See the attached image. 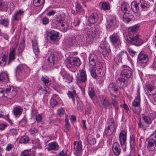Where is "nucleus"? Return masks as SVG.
Wrapping results in <instances>:
<instances>
[{"mask_svg": "<svg viewBox=\"0 0 156 156\" xmlns=\"http://www.w3.org/2000/svg\"><path fill=\"white\" fill-rule=\"evenodd\" d=\"M9 81L8 75L6 72H3L0 74V81L7 83Z\"/></svg>", "mask_w": 156, "mask_h": 156, "instance_id": "nucleus-32", "label": "nucleus"}, {"mask_svg": "<svg viewBox=\"0 0 156 156\" xmlns=\"http://www.w3.org/2000/svg\"><path fill=\"white\" fill-rule=\"evenodd\" d=\"M88 143L90 145H94L96 143V141L94 137L91 135L88 136L87 137Z\"/></svg>", "mask_w": 156, "mask_h": 156, "instance_id": "nucleus-43", "label": "nucleus"}, {"mask_svg": "<svg viewBox=\"0 0 156 156\" xmlns=\"http://www.w3.org/2000/svg\"><path fill=\"white\" fill-rule=\"evenodd\" d=\"M75 42V37H71L65 40L64 44L67 47L69 48L72 46Z\"/></svg>", "mask_w": 156, "mask_h": 156, "instance_id": "nucleus-21", "label": "nucleus"}, {"mask_svg": "<svg viewBox=\"0 0 156 156\" xmlns=\"http://www.w3.org/2000/svg\"><path fill=\"white\" fill-rule=\"evenodd\" d=\"M130 146L131 150H133L135 147V137L132 135L130 136Z\"/></svg>", "mask_w": 156, "mask_h": 156, "instance_id": "nucleus-38", "label": "nucleus"}, {"mask_svg": "<svg viewBox=\"0 0 156 156\" xmlns=\"http://www.w3.org/2000/svg\"><path fill=\"white\" fill-rule=\"evenodd\" d=\"M28 141V137L26 136H24L21 138L19 142L21 144H26L27 143Z\"/></svg>", "mask_w": 156, "mask_h": 156, "instance_id": "nucleus-49", "label": "nucleus"}, {"mask_svg": "<svg viewBox=\"0 0 156 156\" xmlns=\"http://www.w3.org/2000/svg\"><path fill=\"white\" fill-rule=\"evenodd\" d=\"M73 93H72V92L70 91H68L67 93V94L69 97L70 98H73L74 97H75V98L77 99V98L76 97V95H75L74 94H73Z\"/></svg>", "mask_w": 156, "mask_h": 156, "instance_id": "nucleus-58", "label": "nucleus"}, {"mask_svg": "<svg viewBox=\"0 0 156 156\" xmlns=\"http://www.w3.org/2000/svg\"><path fill=\"white\" fill-rule=\"evenodd\" d=\"M147 148L150 151H155L156 150V141L149 139L147 143Z\"/></svg>", "mask_w": 156, "mask_h": 156, "instance_id": "nucleus-20", "label": "nucleus"}, {"mask_svg": "<svg viewBox=\"0 0 156 156\" xmlns=\"http://www.w3.org/2000/svg\"><path fill=\"white\" fill-rule=\"evenodd\" d=\"M151 137H152L151 138H150L149 139H151V140L156 141V133H154L150 136Z\"/></svg>", "mask_w": 156, "mask_h": 156, "instance_id": "nucleus-63", "label": "nucleus"}, {"mask_svg": "<svg viewBox=\"0 0 156 156\" xmlns=\"http://www.w3.org/2000/svg\"><path fill=\"white\" fill-rule=\"evenodd\" d=\"M147 91L150 96H153L156 94V87L155 86L148 85L147 86Z\"/></svg>", "mask_w": 156, "mask_h": 156, "instance_id": "nucleus-26", "label": "nucleus"}, {"mask_svg": "<svg viewBox=\"0 0 156 156\" xmlns=\"http://www.w3.org/2000/svg\"><path fill=\"white\" fill-rule=\"evenodd\" d=\"M63 79L66 80V81L68 83H70L72 81L73 77L69 74L67 73Z\"/></svg>", "mask_w": 156, "mask_h": 156, "instance_id": "nucleus-50", "label": "nucleus"}, {"mask_svg": "<svg viewBox=\"0 0 156 156\" xmlns=\"http://www.w3.org/2000/svg\"><path fill=\"white\" fill-rule=\"evenodd\" d=\"M116 129L114 119L108 118L106 124L105 133L108 135H111L115 132Z\"/></svg>", "mask_w": 156, "mask_h": 156, "instance_id": "nucleus-3", "label": "nucleus"}, {"mask_svg": "<svg viewBox=\"0 0 156 156\" xmlns=\"http://www.w3.org/2000/svg\"><path fill=\"white\" fill-rule=\"evenodd\" d=\"M57 112L58 115H59L60 116L63 115L64 114V110L62 108L58 109V110Z\"/></svg>", "mask_w": 156, "mask_h": 156, "instance_id": "nucleus-59", "label": "nucleus"}, {"mask_svg": "<svg viewBox=\"0 0 156 156\" xmlns=\"http://www.w3.org/2000/svg\"><path fill=\"white\" fill-rule=\"evenodd\" d=\"M109 39L112 44L115 48H118L121 46V38L117 34H112L110 36Z\"/></svg>", "mask_w": 156, "mask_h": 156, "instance_id": "nucleus-5", "label": "nucleus"}, {"mask_svg": "<svg viewBox=\"0 0 156 156\" xmlns=\"http://www.w3.org/2000/svg\"><path fill=\"white\" fill-rule=\"evenodd\" d=\"M58 145L55 142H52L49 143L48 145L47 149L48 151H56L58 149Z\"/></svg>", "mask_w": 156, "mask_h": 156, "instance_id": "nucleus-29", "label": "nucleus"}, {"mask_svg": "<svg viewBox=\"0 0 156 156\" xmlns=\"http://www.w3.org/2000/svg\"><path fill=\"white\" fill-rule=\"evenodd\" d=\"M9 24V20L8 19H4L0 16V25H2L5 27H8Z\"/></svg>", "mask_w": 156, "mask_h": 156, "instance_id": "nucleus-37", "label": "nucleus"}, {"mask_svg": "<svg viewBox=\"0 0 156 156\" xmlns=\"http://www.w3.org/2000/svg\"><path fill=\"white\" fill-rule=\"evenodd\" d=\"M127 130L124 129L122 130L119 134V140L122 147H126V143L127 140Z\"/></svg>", "mask_w": 156, "mask_h": 156, "instance_id": "nucleus-12", "label": "nucleus"}, {"mask_svg": "<svg viewBox=\"0 0 156 156\" xmlns=\"http://www.w3.org/2000/svg\"><path fill=\"white\" fill-rule=\"evenodd\" d=\"M23 69V66L22 65H19L16 69V71L18 72L22 71Z\"/></svg>", "mask_w": 156, "mask_h": 156, "instance_id": "nucleus-62", "label": "nucleus"}, {"mask_svg": "<svg viewBox=\"0 0 156 156\" xmlns=\"http://www.w3.org/2000/svg\"><path fill=\"white\" fill-rule=\"evenodd\" d=\"M15 50L14 49L11 50L9 54V58L8 62V65L10 64L15 59Z\"/></svg>", "mask_w": 156, "mask_h": 156, "instance_id": "nucleus-36", "label": "nucleus"}, {"mask_svg": "<svg viewBox=\"0 0 156 156\" xmlns=\"http://www.w3.org/2000/svg\"><path fill=\"white\" fill-rule=\"evenodd\" d=\"M143 119L145 123L147 124H150L152 122V121L151 119L147 116H146L144 115L143 114L142 115Z\"/></svg>", "mask_w": 156, "mask_h": 156, "instance_id": "nucleus-44", "label": "nucleus"}, {"mask_svg": "<svg viewBox=\"0 0 156 156\" xmlns=\"http://www.w3.org/2000/svg\"><path fill=\"white\" fill-rule=\"evenodd\" d=\"M42 22L43 24H47L49 22V19L48 18L46 17H44L42 19Z\"/></svg>", "mask_w": 156, "mask_h": 156, "instance_id": "nucleus-57", "label": "nucleus"}, {"mask_svg": "<svg viewBox=\"0 0 156 156\" xmlns=\"http://www.w3.org/2000/svg\"><path fill=\"white\" fill-rule=\"evenodd\" d=\"M80 62L78 58L71 57L67 61L66 66L68 68L73 67L75 66H79Z\"/></svg>", "mask_w": 156, "mask_h": 156, "instance_id": "nucleus-8", "label": "nucleus"}, {"mask_svg": "<svg viewBox=\"0 0 156 156\" xmlns=\"http://www.w3.org/2000/svg\"><path fill=\"white\" fill-rule=\"evenodd\" d=\"M61 56L60 52L54 51L51 53L50 55L48 58V61L53 65L57 63Z\"/></svg>", "mask_w": 156, "mask_h": 156, "instance_id": "nucleus-6", "label": "nucleus"}, {"mask_svg": "<svg viewBox=\"0 0 156 156\" xmlns=\"http://www.w3.org/2000/svg\"><path fill=\"white\" fill-rule=\"evenodd\" d=\"M101 102L104 107L106 109L109 108L110 107L111 103L106 98H104Z\"/></svg>", "mask_w": 156, "mask_h": 156, "instance_id": "nucleus-40", "label": "nucleus"}, {"mask_svg": "<svg viewBox=\"0 0 156 156\" xmlns=\"http://www.w3.org/2000/svg\"><path fill=\"white\" fill-rule=\"evenodd\" d=\"M57 103L58 102L56 100L51 99L50 104L52 107H53L57 105Z\"/></svg>", "mask_w": 156, "mask_h": 156, "instance_id": "nucleus-56", "label": "nucleus"}, {"mask_svg": "<svg viewBox=\"0 0 156 156\" xmlns=\"http://www.w3.org/2000/svg\"><path fill=\"white\" fill-rule=\"evenodd\" d=\"M101 9L104 11L109 10L110 9V6L109 3L106 2L102 3L101 4Z\"/></svg>", "mask_w": 156, "mask_h": 156, "instance_id": "nucleus-46", "label": "nucleus"}, {"mask_svg": "<svg viewBox=\"0 0 156 156\" xmlns=\"http://www.w3.org/2000/svg\"><path fill=\"white\" fill-rule=\"evenodd\" d=\"M17 93V89L12 86H7L4 91L2 88H0V98L3 96L12 98L15 96Z\"/></svg>", "mask_w": 156, "mask_h": 156, "instance_id": "nucleus-1", "label": "nucleus"}, {"mask_svg": "<svg viewBox=\"0 0 156 156\" xmlns=\"http://www.w3.org/2000/svg\"><path fill=\"white\" fill-rule=\"evenodd\" d=\"M140 26L138 24L135 25L133 27L129 28L128 31L126 33V37L125 34H124V37H126V40L127 41L131 38H133L136 35H138L137 31L138 30Z\"/></svg>", "mask_w": 156, "mask_h": 156, "instance_id": "nucleus-4", "label": "nucleus"}, {"mask_svg": "<svg viewBox=\"0 0 156 156\" xmlns=\"http://www.w3.org/2000/svg\"><path fill=\"white\" fill-rule=\"evenodd\" d=\"M35 118L37 121L39 122L41 121L42 117L41 115L39 114L36 116Z\"/></svg>", "mask_w": 156, "mask_h": 156, "instance_id": "nucleus-61", "label": "nucleus"}, {"mask_svg": "<svg viewBox=\"0 0 156 156\" xmlns=\"http://www.w3.org/2000/svg\"><path fill=\"white\" fill-rule=\"evenodd\" d=\"M97 59L98 57L95 55H90L89 57V70L92 77L94 78H95L98 76V72H96L95 70V66Z\"/></svg>", "mask_w": 156, "mask_h": 156, "instance_id": "nucleus-2", "label": "nucleus"}, {"mask_svg": "<svg viewBox=\"0 0 156 156\" xmlns=\"http://www.w3.org/2000/svg\"><path fill=\"white\" fill-rule=\"evenodd\" d=\"M59 34L58 32L51 30L49 36L51 41L53 42L58 41L59 39Z\"/></svg>", "mask_w": 156, "mask_h": 156, "instance_id": "nucleus-18", "label": "nucleus"}, {"mask_svg": "<svg viewBox=\"0 0 156 156\" xmlns=\"http://www.w3.org/2000/svg\"><path fill=\"white\" fill-rule=\"evenodd\" d=\"M111 98L112 99V103L114 106L116 110L119 109L118 106V99L116 95L111 93Z\"/></svg>", "mask_w": 156, "mask_h": 156, "instance_id": "nucleus-23", "label": "nucleus"}, {"mask_svg": "<svg viewBox=\"0 0 156 156\" xmlns=\"http://www.w3.org/2000/svg\"><path fill=\"white\" fill-rule=\"evenodd\" d=\"M129 7V4L126 2L123 3L121 5L122 10L125 13L128 11V8Z\"/></svg>", "mask_w": 156, "mask_h": 156, "instance_id": "nucleus-47", "label": "nucleus"}, {"mask_svg": "<svg viewBox=\"0 0 156 156\" xmlns=\"http://www.w3.org/2000/svg\"><path fill=\"white\" fill-rule=\"evenodd\" d=\"M107 89L110 94L111 93H112L113 92H117L118 90V89L116 87L115 84L112 82L108 84Z\"/></svg>", "mask_w": 156, "mask_h": 156, "instance_id": "nucleus-28", "label": "nucleus"}, {"mask_svg": "<svg viewBox=\"0 0 156 156\" xmlns=\"http://www.w3.org/2000/svg\"><path fill=\"white\" fill-rule=\"evenodd\" d=\"M108 24L106 26L107 28H110L111 27H116L118 26V22L116 17L113 15H110L107 18Z\"/></svg>", "mask_w": 156, "mask_h": 156, "instance_id": "nucleus-7", "label": "nucleus"}, {"mask_svg": "<svg viewBox=\"0 0 156 156\" xmlns=\"http://www.w3.org/2000/svg\"><path fill=\"white\" fill-rule=\"evenodd\" d=\"M123 69L121 71L120 76L121 77L129 79L130 78L132 74L131 69L126 65L122 66Z\"/></svg>", "mask_w": 156, "mask_h": 156, "instance_id": "nucleus-11", "label": "nucleus"}, {"mask_svg": "<svg viewBox=\"0 0 156 156\" xmlns=\"http://www.w3.org/2000/svg\"><path fill=\"white\" fill-rule=\"evenodd\" d=\"M23 110V108L20 106L16 107L13 110V115L16 117H19L22 114Z\"/></svg>", "mask_w": 156, "mask_h": 156, "instance_id": "nucleus-27", "label": "nucleus"}, {"mask_svg": "<svg viewBox=\"0 0 156 156\" xmlns=\"http://www.w3.org/2000/svg\"><path fill=\"white\" fill-rule=\"evenodd\" d=\"M137 62L140 63H147L148 60V55L145 54L144 51H141L138 55Z\"/></svg>", "mask_w": 156, "mask_h": 156, "instance_id": "nucleus-14", "label": "nucleus"}, {"mask_svg": "<svg viewBox=\"0 0 156 156\" xmlns=\"http://www.w3.org/2000/svg\"><path fill=\"white\" fill-rule=\"evenodd\" d=\"M116 83L118 86H119V88L121 89L123 87L126 86V80L124 77H120L117 79L116 80Z\"/></svg>", "mask_w": 156, "mask_h": 156, "instance_id": "nucleus-24", "label": "nucleus"}, {"mask_svg": "<svg viewBox=\"0 0 156 156\" xmlns=\"http://www.w3.org/2000/svg\"><path fill=\"white\" fill-rule=\"evenodd\" d=\"M25 41L23 39L21 40L19 47L18 49V51L19 52H22L24 48V44Z\"/></svg>", "mask_w": 156, "mask_h": 156, "instance_id": "nucleus-51", "label": "nucleus"}, {"mask_svg": "<svg viewBox=\"0 0 156 156\" xmlns=\"http://www.w3.org/2000/svg\"><path fill=\"white\" fill-rule=\"evenodd\" d=\"M98 20V16L96 13L92 14L89 17L88 20L89 22L92 24L96 23Z\"/></svg>", "mask_w": 156, "mask_h": 156, "instance_id": "nucleus-31", "label": "nucleus"}, {"mask_svg": "<svg viewBox=\"0 0 156 156\" xmlns=\"http://www.w3.org/2000/svg\"><path fill=\"white\" fill-rule=\"evenodd\" d=\"M117 56L119 57V58H128V54L126 52L122 51L120 52L118 55Z\"/></svg>", "mask_w": 156, "mask_h": 156, "instance_id": "nucleus-48", "label": "nucleus"}, {"mask_svg": "<svg viewBox=\"0 0 156 156\" xmlns=\"http://www.w3.org/2000/svg\"><path fill=\"white\" fill-rule=\"evenodd\" d=\"M98 76L102 77L105 74V73L104 72V70L101 68H99L97 70Z\"/></svg>", "mask_w": 156, "mask_h": 156, "instance_id": "nucleus-52", "label": "nucleus"}, {"mask_svg": "<svg viewBox=\"0 0 156 156\" xmlns=\"http://www.w3.org/2000/svg\"><path fill=\"white\" fill-rule=\"evenodd\" d=\"M58 26L62 31L65 32L67 30L69 26L67 22H64L62 24H60Z\"/></svg>", "mask_w": 156, "mask_h": 156, "instance_id": "nucleus-42", "label": "nucleus"}, {"mask_svg": "<svg viewBox=\"0 0 156 156\" xmlns=\"http://www.w3.org/2000/svg\"><path fill=\"white\" fill-rule=\"evenodd\" d=\"M94 34L92 33V31L89 29L87 31L86 36V41L88 43L92 42L94 37Z\"/></svg>", "mask_w": 156, "mask_h": 156, "instance_id": "nucleus-25", "label": "nucleus"}, {"mask_svg": "<svg viewBox=\"0 0 156 156\" xmlns=\"http://www.w3.org/2000/svg\"><path fill=\"white\" fill-rule=\"evenodd\" d=\"M123 20L124 22L126 23H128L131 21V19L129 17L126 16V15H123Z\"/></svg>", "mask_w": 156, "mask_h": 156, "instance_id": "nucleus-54", "label": "nucleus"}, {"mask_svg": "<svg viewBox=\"0 0 156 156\" xmlns=\"http://www.w3.org/2000/svg\"><path fill=\"white\" fill-rule=\"evenodd\" d=\"M75 7L76 11L77 13H79L83 15L85 13V11L80 4L78 2H75Z\"/></svg>", "mask_w": 156, "mask_h": 156, "instance_id": "nucleus-33", "label": "nucleus"}, {"mask_svg": "<svg viewBox=\"0 0 156 156\" xmlns=\"http://www.w3.org/2000/svg\"><path fill=\"white\" fill-rule=\"evenodd\" d=\"M65 20V17L64 14L58 15L56 16V17L54 20V22L58 26L60 24L63 23Z\"/></svg>", "mask_w": 156, "mask_h": 156, "instance_id": "nucleus-19", "label": "nucleus"}, {"mask_svg": "<svg viewBox=\"0 0 156 156\" xmlns=\"http://www.w3.org/2000/svg\"><path fill=\"white\" fill-rule=\"evenodd\" d=\"M123 147H122L117 142L114 143L112 148L114 154L117 156H119L121 152L122 148ZM124 148L125 147H124Z\"/></svg>", "mask_w": 156, "mask_h": 156, "instance_id": "nucleus-16", "label": "nucleus"}, {"mask_svg": "<svg viewBox=\"0 0 156 156\" xmlns=\"http://www.w3.org/2000/svg\"><path fill=\"white\" fill-rule=\"evenodd\" d=\"M20 156H30V154L28 151H24L21 153Z\"/></svg>", "mask_w": 156, "mask_h": 156, "instance_id": "nucleus-55", "label": "nucleus"}, {"mask_svg": "<svg viewBox=\"0 0 156 156\" xmlns=\"http://www.w3.org/2000/svg\"><path fill=\"white\" fill-rule=\"evenodd\" d=\"M45 0H34L33 4L34 6L39 7L43 6Z\"/></svg>", "mask_w": 156, "mask_h": 156, "instance_id": "nucleus-41", "label": "nucleus"}, {"mask_svg": "<svg viewBox=\"0 0 156 156\" xmlns=\"http://www.w3.org/2000/svg\"><path fill=\"white\" fill-rule=\"evenodd\" d=\"M138 4L140 5L142 9H148L150 7V3L145 0H140L138 2Z\"/></svg>", "mask_w": 156, "mask_h": 156, "instance_id": "nucleus-30", "label": "nucleus"}, {"mask_svg": "<svg viewBox=\"0 0 156 156\" xmlns=\"http://www.w3.org/2000/svg\"><path fill=\"white\" fill-rule=\"evenodd\" d=\"M24 11L21 9H19L16 11L13 14L12 20L15 21H19L21 20V17L24 15Z\"/></svg>", "mask_w": 156, "mask_h": 156, "instance_id": "nucleus-17", "label": "nucleus"}, {"mask_svg": "<svg viewBox=\"0 0 156 156\" xmlns=\"http://www.w3.org/2000/svg\"><path fill=\"white\" fill-rule=\"evenodd\" d=\"M8 55L4 54L1 57V60L0 61V65L3 66L6 65V61L8 58Z\"/></svg>", "mask_w": 156, "mask_h": 156, "instance_id": "nucleus-39", "label": "nucleus"}, {"mask_svg": "<svg viewBox=\"0 0 156 156\" xmlns=\"http://www.w3.org/2000/svg\"><path fill=\"white\" fill-rule=\"evenodd\" d=\"M87 80V76L86 72L83 69L80 70V76H76V80L77 83H84L86 82Z\"/></svg>", "mask_w": 156, "mask_h": 156, "instance_id": "nucleus-15", "label": "nucleus"}, {"mask_svg": "<svg viewBox=\"0 0 156 156\" xmlns=\"http://www.w3.org/2000/svg\"><path fill=\"white\" fill-rule=\"evenodd\" d=\"M88 93L90 97L91 98H93L95 96V90L93 88L89 87L88 89Z\"/></svg>", "mask_w": 156, "mask_h": 156, "instance_id": "nucleus-45", "label": "nucleus"}, {"mask_svg": "<svg viewBox=\"0 0 156 156\" xmlns=\"http://www.w3.org/2000/svg\"><path fill=\"white\" fill-rule=\"evenodd\" d=\"M82 144L81 141H76L74 142L73 144L75 155L78 156L82 154L83 151Z\"/></svg>", "mask_w": 156, "mask_h": 156, "instance_id": "nucleus-9", "label": "nucleus"}, {"mask_svg": "<svg viewBox=\"0 0 156 156\" xmlns=\"http://www.w3.org/2000/svg\"><path fill=\"white\" fill-rule=\"evenodd\" d=\"M155 151H150L148 152V156H156Z\"/></svg>", "mask_w": 156, "mask_h": 156, "instance_id": "nucleus-64", "label": "nucleus"}, {"mask_svg": "<svg viewBox=\"0 0 156 156\" xmlns=\"http://www.w3.org/2000/svg\"><path fill=\"white\" fill-rule=\"evenodd\" d=\"M138 2H137L135 1H133L131 4V8L133 12L137 13H139V7Z\"/></svg>", "mask_w": 156, "mask_h": 156, "instance_id": "nucleus-22", "label": "nucleus"}, {"mask_svg": "<svg viewBox=\"0 0 156 156\" xmlns=\"http://www.w3.org/2000/svg\"><path fill=\"white\" fill-rule=\"evenodd\" d=\"M109 49H107V48H104L102 52V54L104 56H107L109 55Z\"/></svg>", "mask_w": 156, "mask_h": 156, "instance_id": "nucleus-53", "label": "nucleus"}, {"mask_svg": "<svg viewBox=\"0 0 156 156\" xmlns=\"http://www.w3.org/2000/svg\"><path fill=\"white\" fill-rule=\"evenodd\" d=\"M32 42L34 52L35 55H37L39 51V49L37 45V42L35 39L32 40Z\"/></svg>", "mask_w": 156, "mask_h": 156, "instance_id": "nucleus-35", "label": "nucleus"}, {"mask_svg": "<svg viewBox=\"0 0 156 156\" xmlns=\"http://www.w3.org/2000/svg\"><path fill=\"white\" fill-rule=\"evenodd\" d=\"M41 80L43 83L44 86L46 87L49 85L51 83L50 79L47 76H42L41 78Z\"/></svg>", "mask_w": 156, "mask_h": 156, "instance_id": "nucleus-34", "label": "nucleus"}, {"mask_svg": "<svg viewBox=\"0 0 156 156\" xmlns=\"http://www.w3.org/2000/svg\"><path fill=\"white\" fill-rule=\"evenodd\" d=\"M138 92V96L135 98L132 102V108L133 111L136 109V108H138L136 111H135V112H140L141 111L140 108V93Z\"/></svg>", "mask_w": 156, "mask_h": 156, "instance_id": "nucleus-10", "label": "nucleus"}, {"mask_svg": "<svg viewBox=\"0 0 156 156\" xmlns=\"http://www.w3.org/2000/svg\"><path fill=\"white\" fill-rule=\"evenodd\" d=\"M59 73L62 76L63 78H64L65 76H66V75L67 73L65 70L63 69H61Z\"/></svg>", "mask_w": 156, "mask_h": 156, "instance_id": "nucleus-60", "label": "nucleus"}, {"mask_svg": "<svg viewBox=\"0 0 156 156\" xmlns=\"http://www.w3.org/2000/svg\"><path fill=\"white\" fill-rule=\"evenodd\" d=\"M139 35H136L133 38H131L128 40V41L131 44L136 46H139L141 45L144 41L141 39L139 38Z\"/></svg>", "mask_w": 156, "mask_h": 156, "instance_id": "nucleus-13", "label": "nucleus"}]
</instances>
